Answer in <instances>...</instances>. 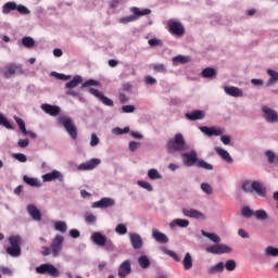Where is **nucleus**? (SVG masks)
I'll list each match as a JSON object with an SVG mask.
<instances>
[{
    "label": "nucleus",
    "mask_w": 278,
    "mask_h": 278,
    "mask_svg": "<svg viewBox=\"0 0 278 278\" xmlns=\"http://www.w3.org/2000/svg\"><path fill=\"white\" fill-rule=\"evenodd\" d=\"M201 233L204 238L214 242V244L208 245L205 251L206 253H211V255H228L229 253H233V248L220 243V237L214 232H207L205 230H201Z\"/></svg>",
    "instance_id": "nucleus-1"
},
{
    "label": "nucleus",
    "mask_w": 278,
    "mask_h": 278,
    "mask_svg": "<svg viewBox=\"0 0 278 278\" xmlns=\"http://www.w3.org/2000/svg\"><path fill=\"white\" fill-rule=\"evenodd\" d=\"M166 147L172 153H180L181 151H186L187 144L184 134L176 132L174 137L167 141Z\"/></svg>",
    "instance_id": "nucleus-2"
},
{
    "label": "nucleus",
    "mask_w": 278,
    "mask_h": 278,
    "mask_svg": "<svg viewBox=\"0 0 278 278\" xmlns=\"http://www.w3.org/2000/svg\"><path fill=\"white\" fill-rule=\"evenodd\" d=\"M130 12H132L134 15L125 16L118 20V23H122V25H127V23H134L140 18V16H147L151 13V9H143L140 10V8L132 7L130 8Z\"/></svg>",
    "instance_id": "nucleus-3"
},
{
    "label": "nucleus",
    "mask_w": 278,
    "mask_h": 278,
    "mask_svg": "<svg viewBox=\"0 0 278 278\" xmlns=\"http://www.w3.org/2000/svg\"><path fill=\"white\" fill-rule=\"evenodd\" d=\"M58 121L64 127L72 140H77V126H75L73 119L66 115H61Z\"/></svg>",
    "instance_id": "nucleus-4"
},
{
    "label": "nucleus",
    "mask_w": 278,
    "mask_h": 278,
    "mask_svg": "<svg viewBox=\"0 0 278 278\" xmlns=\"http://www.w3.org/2000/svg\"><path fill=\"white\" fill-rule=\"evenodd\" d=\"M167 29L172 36L175 38H181L184 34H186V28L184 27V24L179 21L169 20L167 22Z\"/></svg>",
    "instance_id": "nucleus-5"
},
{
    "label": "nucleus",
    "mask_w": 278,
    "mask_h": 278,
    "mask_svg": "<svg viewBox=\"0 0 278 278\" xmlns=\"http://www.w3.org/2000/svg\"><path fill=\"white\" fill-rule=\"evenodd\" d=\"M261 112L263 114V118L266 123L271 125H276L278 123V112L270 106L263 105L261 108Z\"/></svg>",
    "instance_id": "nucleus-6"
},
{
    "label": "nucleus",
    "mask_w": 278,
    "mask_h": 278,
    "mask_svg": "<svg viewBox=\"0 0 278 278\" xmlns=\"http://www.w3.org/2000/svg\"><path fill=\"white\" fill-rule=\"evenodd\" d=\"M62 247H64V237L62 235H55L50 244L52 257H60Z\"/></svg>",
    "instance_id": "nucleus-7"
},
{
    "label": "nucleus",
    "mask_w": 278,
    "mask_h": 278,
    "mask_svg": "<svg viewBox=\"0 0 278 278\" xmlns=\"http://www.w3.org/2000/svg\"><path fill=\"white\" fill-rule=\"evenodd\" d=\"M36 273H38V275H45L46 273L50 277H60V270H58L54 265L49 263L36 267Z\"/></svg>",
    "instance_id": "nucleus-8"
},
{
    "label": "nucleus",
    "mask_w": 278,
    "mask_h": 278,
    "mask_svg": "<svg viewBox=\"0 0 278 278\" xmlns=\"http://www.w3.org/2000/svg\"><path fill=\"white\" fill-rule=\"evenodd\" d=\"M181 160L184 166H197V162L199 161V154L194 150H191L190 152H184L181 153Z\"/></svg>",
    "instance_id": "nucleus-9"
},
{
    "label": "nucleus",
    "mask_w": 278,
    "mask_h": 278,
    "mask_svg": "<svg viewBox=\"0 0 278 278\" xmlns=\"http://www.w3.org/2000/svg\"><path fill=\"white\" fill-rule=\"evenodd\" d=\"M88 92L92 94V97H96V99H98V101H101V103H103V105H106L108 108H114V100L105 97L103 94V92L99 91L96 88H89Z\"/></svg>",
    "instance_id": "nucleus-10"
},
{
    "label": "nucleus",
    "mask_w": 278,
    "mask_h": 278,
    "mask_svg": "<svg viewBox=\"0 0 278 278\" xmlns=\"http://www.w3.org/2000/svg\"><path fill=\"white\" fill-rule=\"evenodd\" d=\"M42 181L45 182H51V181H64V174L58 169H52L50 173H47L41 176Z\"/></svg>",
    "instance_id": "nucleus-11"
},
{
    "label": "nucleus",
    "mask_w": 278,
    "mask_h": 278,
    "mask_svg": "<svg viewBox=\"0 0 278 278\" xmlns=\"http://www.w3.org/2000/svg\"><path fill=\"white\" fill-rule=\"evenodd\" d=\"M253 192H255L257 197H261V199H266V197H268V188L264 182L258 180H253L252 193Z\"/></svg>",
    "instance_id": "nucleus-12"
},
{
    "label": "nucleus",
    "mask_w": 278,
    "mask_h": 278,
    "mask_svg": "<svg viewBox=\"0 0 278 278\" xmlns=\"http://www.w3.org/2000/svg\"><path fill=\"white\" fill-rule=\"evenodd\" d=\"M116 201L112 198H102L99 201H96L91 204V207L93 210H108V207H113L115 205Z\"/></svg>",
    "instance_id": "nucleus-13"
},
{
    "label": "nucleus",
    "mask_w": 278,
    "mask_h": 278,
    "mask_svg": "<svg viewBox=\"0 0 278 278\" xmlns=\"http://www.w3.org/2000/svg\"><path fill=\"white\" fill-rule=\"evenodd\" d=\"M128 238L135 251H139V249H142V247H144V241L142 240V236H140V233L129 232Z\"/></svg>",
    "instance_id": "nucleus-14"
},
{
    "label": "nucleus",
    "mask_w": 278,
    "mask_h": 278,
    "mask_svg": "<svg viewBox=\"0 0 278 278\" xmlns=\"http://www.w3.org/2000/svg\"><path fill=\"white\" fill-rule=\"evenodd\" d=\"M184 216H187V218H195V220H207V216L203 214V212L197 210V208H182Z\"/></svg>",
    "instance_id": "nucleus-15"
},
{
    "label": "nucleus",
    "mask_w": 278,
    "mask_h": 278,
    "mask_svg": "<svg viewBox=\"0 0 278 278\" xmlns=\"http://www.w3.org/2000/svg\"><path fill=\"white\" fill-rule=\"evenodd\" d=\"M199 129L202 134L208 137L223 136V134H225V129L216 126H213V127L200 126Z\"/></svg>",
    "instance_id": "nucleus-16"
},
{
    "label": "nucleus",
    "mask_w": 278,
    "mask_h": 278,
    "mask_svg": "<svg viewBox=\"0 0 278 278\" xmlns=\"http://www.w3.org/2000/svg\"><path fill=\"white\" fill-rule=\"evenodd\" d=\"M99 164H101V161L99 159H91L89 161L80 163L77 166V170H80V172L94 170V168H97Z\"/></svg>",
    "instance_id": "nucleus-17"
},
{
    "label": "nucleus",
    "mask_w": 278,
    "mask_h": 278,
    "mask_svg": "<svg viewBox=\"0 0 278 278\" xmlns=\"http://www.w3.org/2000/svg\"><path fill=\"white\" fill-rule=\"evenodd\" d=\"M223 89H224V92L228 94V97H233L235 99L244 97V91L240 87L224 86Z\"/></svg>",
    "instance_id": "nucleus-18"
},
{
    "label": "nucleus",
    "mask_w": 278,
    "mask_h": 278,
    "mask_svg": "<svg viewBox=\"0 0 278 278\" xmlns=\"http://www.w3.org/2000/svg\"><path fill=\"white\" fill-rule=\"evenodd\" d=\"M225 271V263L224 262H218L215 265H212L206 268V273L210 276L213 275H222V273Z\"/></svg>",
    "instance_id": "nucleus-19"
},
{
    "label": "nucleus",
    "mask_w": 278,
    "mask_h": 278,
    "mask_svg": "<svg viewBox=\"0 0 278 278\" xmlns=\"http://www.w3.org/2000/svg\"><path fill=\"white\" fill-rule=\"evenodd\" d=\"M190 225V220L188 219H181V218H175L169 223V229L172 231H175L177 227H180L181 229H186Z\"/></svg>",
    "instance_id": "nucleus-20"
},
{
    "label": "nucleus",
    "mask_w": 278,
    "mask_h": 278,
    "mask_svg": "<svg viewBox=\"0 0 278 278\" xmlns=\"http://www.w3.org/2000/svg\"><path fill=\"white\" fill-rule=\"evenodd\" d=\"M90 239L93 241V244H97V247H105V242H108V237L99 231L92 232Z\"/></svg>",
    "instance_id": "nucleus-21"
},
{
    "label": "nucleus",
    "mask_w": 278,
    "mask_h": 278,
    "mask_svg": "<svg viewBox=\"0 0 278 278\" xmlns=\"http://www.w3.org/2000/svg\"><path fill=\"white\" fill-rule=\"evenodd\" d=\"M26 210L29 216L33 218V220H42V214L35 204H28Z\"/></svg>",
    "instance_id": "nucleus-22"
},
{
    "label": "nucleus",
    "mask_w": 278,
    "mask_h": 278,
    "mask_svg": "<svg viewBox=\"0 0 278 278\" xmlns=\"http://www.w3.org/2000/svg\"><path fill=\"white\" fill-rule=\"evenodd\" d=\"M152 238L160 244H167L168 242V236H166L164 232H160V230L155 228L152 229Z\"/></svg>",
    "instance_id": "nucleus-23"
},
{
    "label": "nucleus",
    "mask_w": 278,
    "mask_h": 278,
    "mask_svg": "<svg viewBox=\"0 0 278 278\" xmlns=\"http://www.w3.org/2000/svg\"><path fill=\"white\" fill-rule=\"evenodd\" d=\"M215 153H217V155H219V157L227 164H233V157H231V154H229L227 150L220 147H215Z\"/></svg>",
    "instance_id": "nucleus-24"
},
{
    "label": "nucleus",
    "mask_w": 278,
    "mask_h": 278,
    "mask_svg": "<svg viewBox=\"0 0 278 278\" xmlns=\"http://www.w3.org/2000/svg\"><path fill=\"white\" fill-rule=\"evenodd\" d=\"M41 110L50 116H58V114L62 112V109H60V106L51 104H41Z\"/></svg>",
    "instance_id": "nucleus-25"
},
{
    "label": "nucleus",
    "mask_w": 278,
    "mask_h": 278,
    "mask_svg": "<svg viewBox=\"0 0 278 278\" xmlns=\"http://www.w3.org/2000/svg\"><path fill=\"white\" fill-rule=\"evenodd\" d=\"M130 274H131V262L126 260L118 267V276L127 277V275H130Z\"/></svg>",
    "instance_id": "nucleus-26"
},
{
    "label": "nucleus",
    "mask_w": 278,
    "mask_h": 278,
    "mask_svg": "<svg viewBox=\"0 0 278 278\" xmlns=\"http://www.w3.org/2000/svg\"><path fill=\"white\" fill-rule=\"evenodd\" d=\"M186 118H188V121H203V118H205V111L195 110L191 113H186Z\"/></svg>",
    "instance_id": "nucleus-27"
},
{
    "label": "nucleus",
    "mask_w": 278,
    "mask_h": 278,
    "mask_svg": "<svg viewBox=\"0 0 278 278\" xmlns=\"http://www.w3.org/2000/svg\"><path fill=\"white\" fill-rule=\"evenodd\" d=\"M193 266H194V261L192 258V254H190V252H187L182 258L184 270H192Z\"/></svg>",
    "instance_id": "nucleus-28"
},
{
    "label": "nucleus",
    "mask_w": 278,
    "mask_h": 278,
    "mask_svg": "<svg viewBox=\"0 0 278 278\" xmlns=\"http://www.w3.org/2000/svg\"><path fill=\"white\" fill-rule=\"evenodd\" d=\"M16 71H18V65L10 64L2 70V75L7 79H10V77L16 74Z\"/></svg>",
    "instance_id": "nucleus-29"
},
{
    "label": "nucleus",
    "mask_w": 278,
    "mask_h": 278,
    "mask_svg": "<svg viewBox=\"0 0 278 278\" xmlns=\"http://www.w3.org/2000/svg\"><path fill=\"white\" fill-rule=\"evenodd\" d=\"M81 81H84V78L79 75H76L73 77L72 80H70L68 83L65 84V88L67 90H73V88H77V86H79V84H81Z\"/></svg>",
    "instance_id": "nucleus-30"
},
{
    "label": "nucleus",
    "mask_w": 278,
    "mask_h": 278,
    "mask_svg": "<svg viewBox=\"0 0 278 278\" xmlns=\"http://www.w3.org/2000/svg\"><path fill=\"white\" fill-rule=\"evenodd\" d=\"M172 62L174 66H179V64H188V62H190V56L179 54L172 58Z\"/></svg>",
    "instance_id": "nucleus-31"
},
{
    "label": "nucleus",
    "mask_w": 278,
    "mask_h": 278,
    "mask_svg": "<svg viewBox=\"0 0 278 278\" xmlns=\"http://www.w3.org/2000/svg\"><path fill=\"white\" fill-rule=\"evenodd\" d=\"M23 180L25 181V184H27L28 186H33L34 188H40L42 186V182H40V179H38V178H31L29 176H24Z\"/></svg>",
    "instance_id": "nucleus-32"
},
{
    "label": "nucleus",
    "mask_w": 278,
    "mask_h": 278,
    "mask_svg": "<svg viewBox=\"0 0 278 278\" xmlns=\"http://www.w3.org/2000/svg\"><path fill=\"white\" fill-rule=\"evenodd\" d=\"M195 166L198 168H203L204 170H214V165L207 163L205 160L203 159H198Z\"/></svg>",
    "instance_id": "nucleus-33"
},
{
    "label": "nucleus",
    "mask_w": 278,
    "mask_h": 278,
    "mask_svg": "<svg viewBox=\"0 0 278 278\" xmlns=\"http://www.w3.org/2000/svg\"><path fill=\"white\" fill-rule=\"evenodd\" d=\"M14 10H16V2L14 1H9L2 5V14H10Z\"/></svg>",
    "instance_id": "nucleus-34"
},
{
    "label": "nucleus",
    "mask_w": 278,
    "mask_h": 278,
    "mask_svg": "<svg viewBox=\"0 0 278 278\" xmlns=\"http://www.w3.org/2000/svg\"><path fill=\"white\" fill-rule=\"evenodd\" d=\"M241 190H243L245 194H253V180H244L241 185Z\"/></svg>",
    "instance_id": "nucleus-35"
},
{
    "label": "nucleus",
    "mask_w": 278,
    "mask_h": 278,
    "mask_svg": "<svg viewBox=\"0 0 278 278\" xmlns=\"http://www.w3.org/2000/svg\"><path fill=\"white\" fill-rule=\"evenodd\" d=\"M266 257H278V248L269 245L264 250Z\"/></svg>",
    "instance_id": "nucleus-36"
},
{
    "label": "nucleus",
    "mask_w": 278,
    "mask_h": 278,
    "mask_svg": "<svg viewBox=\"0 0 278 278\" xmlns=\"http://www.w3.org/2000/svg\"><path fill=\"white\" fill-rule=\"evenodd\" d=\"M8 255L11 257H20L21 256V247L10 245L7 248Z\"/></svg>",
    "instance_id": "nucleus-37"
},
{
    "label": "nucleus",
    "mask_w": 278,
    "mask_h": 278,
    "mask_svg": "<svg viewBox=\"0 0 278 278\" xmlns=\"http://www.w3.org/2000/svg\"><path fill=\"white\" fill-rule=\"evenodd\" d=\"M130 128L129 126H126L124 128L121 127H114L112 128L111 132L113 134V136H125V134H129Z\"/></svg>",
    "instance_id": "nucleus-38"
},
{
    "label": "nucleus",
    "mask_w": 278,
    "mask_h": 278,
    "mask_svg": "<svg viewBox=\"0 0 278 278\" xmlns=\"http://www.w3.org/2000/svg\"><path fill=\"white\" fill-rule=\"evenodd\" d=\"M54 229L55 231H60V233H66L68 226L66 225V222L58 220L54 223Z\"/></svg>",
    "instance_id": "nucleus-39"
},
{
    "label": "nucleus",
    "mask_w": 278,
    "mask_h": 278,
    "mask_svg": "<svg viewBox=\"0 0 278 278\" xmlns=\"http://www.w3.org/2000/svg\"><path fill=\"white\" fill-rule=\"evenodd\" d=\"M202 77L204 79H212L213 77H216V70L212 67H206L202 71Z\"/></svg>",
    "instance_id": "nucleus-40"
},
{
    "label": "nucleus",
    "mask_w": 278,
    "mask_h": 278,
    "mask_svg": "<svg viewBox=\"0 0 278 278\" xmlns=\"http://www.w3.org/2000/svg\"><path fill=\"white\" fill-rule=\"evenodd\" d=\"M161 251L164 255H168L172 260H175V262H181V257H179L175 251L168 250L167 248H162Z\"/></svg>",
    "instance_id": "nucleus-41"
},
{
    "label": "nucleus",
    "mask_w": 278,
    "mask_h": 278,
    "mask_svg": "<svg viewBox=\"0 0 278 278\" xmlns=\"http://www.w3.org/2000/svg\"><path fill=\"white\" fill-rule=\"evenodd\" d=\"M138 264L143 269H147V268H149V266H151V260H149V256H147V255H141L138 258Z\"/></svg>",
    "instance_id": "nucleus-42"
},
{
    "label": "nucleus",
    "mask_w": 278,
    "mask_h": 278,
    "mask_svg": "<svg viewBox=\"0 0 278 278\" xmlns=\"http://www.w3.org/2000/svg\"><path fill=\"white\" fill-rule=\"evenodd\" d=\"M148 177L152 181H155L156 179H162V174H160V170H157V168H150L148 170Z\"/></svg>",
    "instance_id": "nucleus-43"
},
{
    "label": "nucleus",
    "mask_w": 278,
    "mask_h": 278,
    "mask_svg": "<svg viewBox=\"0 0 278 278\" xmlns=\"http://www.w3.org/2000/svg\"><path fill=\"white\" fill-rule=\"evenodd\" d=\"M241 216L243 218H253V216H255V211L250 208V206H243L241 208Z\"/></svg>",
    "instance_id": "nucleus-44"
},
{
    "label": "nucleus",
    "mask_w": 278,
    "mask_h": 278,
    "mask_svg": "<svg viewBox=\"0 0 278 278\" xmlns=\"http://www.w3.org/2000/svg\"><path fill=\"white\" fill-rule=\"evenodd\" d=\"M137 186L143 190H147V192H153V185L147 180H138Z\"/></svg>",
    "instance_id": "nucleus-45"
},
{
    "label": "nucleus",
    "mask_w": 278,
    "mask_h": 278,
    "mask_svg": "<svg viewBox=\"0 0 278 278\" xmlns=\"http://www.w3.org/2000/svg\"><path fill=\"white\" fill-rule=\"evenodd\" d=\"M256 220H268V213L265 210H256L254 212Z\"/></svg>",
    "instance_id": "nucleus-46"
},
{
    "label": "nucleus",
    "mask_w": 278,
    "mask_h": 278,
    "mask_svg": "<svg viewBox=\"0 0 278 278\" xmlns=\"http://www.w3.org/2000/svg\"><path fill=\"white\" fill-rule=\"evenodd\" d=\"M22 238L18 235H12L9 237V244L11 247H21Z\"/></svg>",
    "instance_id": "nucleus-47"
},
{
    "label": "nucleus",
    "mask_w": 278,
    "mask_h": 278,
    "mask_svg": "<svg viewBox=\"0 0 278 278\" xmlns=\"http://www.w3.org/2000/svg\"><path fill=\"white\" fill-rule=\"evenodd\" d=\"M22 45H23V47H25L26 49H31L33 47H35L36 40H34V38H31V37H24V38L22 39Z\"/></svg>",
    "instance_id": "nucleus-48"
},
{
    "label": "nucleus",
    "mask_w": 278,
    "mask_h": 278,
    "mask_svg": "<svg viewBox=\"0 0 278 278\" xmlns=\"http://www.w3.org/2000/svg\"><path fill=\"white\" fill-rule=\"evenodd\" d=\"M85 223L87 225H94V223H97V215H94L93 213H90V212H86L85 213Z\"/></svg>",
    "instance_id": "nucleus-49"
},
{
    "label": "nucleus",
    "mask_w": 278,
    "mask_h": 278,
    "mask_svg": "<svg viewBox=\"0 0 278 278\" xmlns=\"http://www.w3.org/2000/svg\"><path fill=\"white\" fill-rule=\"evenodd\" d=\"M152 68L154 73H162L163 75H166V65L164 63H156L152 65Z\"/></svg>",
    "instance_id": "nucleus-50"
},
{
    "label": "nucleus",
    "mask_w": 278,
    "mask_h": 278,
    "mask_svg": "<svg viewBox=\"0 0 278 278\" xmlns=\"http://www.w3.org/2000/svg\"><path fill=\"white\" fill-rule=\"evenodd\" d=\"M0 125L2 127H5V129H14V126H12V124L8 121V118H5V115H3L2 113H0Z\"/></svg>",
    "instance_id": "nucleus-51"
},
{
    "label": "nucleus",
    "mask_w": 278,
    "mask_h": 278,
    "mask_svg": "<svg viewBox=\"0 0 278 278\" xmlns=\"http://www.w3.org/2000/svg\"><path fill=\"white\" fill-rule=\"evenodd\" d=\"M265 155H266V157H267L269 164H274V162H278V156H277V154H275L274 151L267 150V151L265 152Z\"/></svg>",
    "instance_id": "nucleus-52"
},
{
    "label": "nucleus",
    "mask_w": 278,
    "mask_h": 278,
    "mask_svg": "<svg viewBox=\"0 0 278 278\" xmlns=\"http://www.w3.org/2000/svg\"><path fill=\"white\" fill-rule=\"evenodd\" d=\"M200 188H201L202 192H204V194H213V192H214L212 185H210L207 182H202Z\"/></svg>",
    "instance_id": "nucleus-53"
},
{
    "label": "nucleus",
    "mask_w": 278,
    "mask_h": 278,
    "mask_svg": "<svg viewBox=\"0 0 278 278\" xmlns=\"http://www.w3.org/2000/svg\"><path fill=\"white\" fill-rule=\"evenodd\" d=\"M226 268V270H228V273H232V270H236V261L233 260H228L225 264H224V269Z\"/></svg>",
    "instance_id": "nucleus-54"
},
{
    "label": "nucleus",
    "mask_w": 278,
    "mask_h": 278,
    "mask_svg": "<svg viewBox=\"0 0 278 278\" xmlns=\"http://www.w3.org/2000/svg\"><path fill=\"white\" fill-rule=\"evenodd\" d=\"M15 123L18 125L22 134H26V127H25V122L23 121V118L18 117V116H13Z\"/></svg>",
    "instance_id": "nucleus-55"
},
{
    "label": "nucleus",
    "mask_w": 278,
    "mask_h": 278,
    "mask_svg": "<svg viewBox=\"0 0 278 278\" xmlns=\"http://www.w3.org/2000/svg\"><path fill=\"white\" fill-rule=\"evenodd\" d=\"M115 232H117L118 236H125L127 233V226L125 224H118L115 227Z\"/></svg>",
    "instance_id": "nucleus-56"
},
{
    "label": "nucleus",
    "mask_w": 278,
    "mask_h": 278,
    "mask_svg": "<svg viewBox=\"0 0 278 278\" xmlns=\"http://www.w3.org/2000/svg\"><path fill=\"white\" fill-rule=\"evenodd\" d=\"M90 86H101V81L88 79L85 83H83L81 88H90Z\"/></svg>",
    "instance_id": "nucleus-57"
},
{
    "label": "nucleus",
    "mask_w": 278,
    "mask_h": 278,
    "mask_svg": "<svg viewBox=\"0 0 278 278\" xmlns=\"http://www.w3.org/2000/svg\"><path fill=\"white\" fill-rule=\"evenodd\" d=\"M15 10H17V12H18L20 14H25V15L31 14V11H29V10L27 9V7H25V5H23V4H16Z\"/></svg>",
    "instance_id": "nucleus-58"
},
{
    "label": "nucleus",
    "mask_w": 278,
    "mask_h": 278,
    "mask_svg": "<svg viewBox=\"0 0 278 278\" xmlns=\"http://www.w3.org/2000/svg\"><path fill=\"white\" fill-rule=\"evenodd\" d=\"M128 149L131 153H135V151H138L140 149V142L138 141H130L128 143Z\"/></svg>",
    "instance_id": "nucleus-59"
},
{
    "label": "nucleus",
    "mask_w": 278,
    "mask_h": 278,
    "mask_svg": "<svg viewBox=\"0 0 278 278\" xmlns=\"http://www.w3.org/2000/svg\"><path fill=\"white\" fill-rule=\"evenodd\" d=\"M144 84H147V86H155V84H157V79L151 75H148L144 77Z\"/></svg>",
    "instance_id": "nucleus-60"
},
{
    "label": "nucleus",
    "mask_w": 278,
    "mask_h": 278,
    "mask_svg": "<svg viewBox=\"0 0 278 278\" xmlns=\"http://www.w3.org/2000/svg\"><path fill=\"white\" fill-rule=\"evenodd\" d=\"M122 112H124V114H134V112H136V106L135 105H124L122 106Z\"/></svg>",
    "instance_id": "nucleus-61"
},
{
    "label": "nucleus",
    "mask_w": 278,
    "mask_h": 278,
    "mask_svg": "<svg viewBox=\"0 0 278 278\" xmlns=\"http://www.w3.org/2000/svg\"><path fill=\"white\" fill-rule=\"evenodd\" d=\"M13 157H14V160H17V162H21L22 164L27 162V155H25L23 153H15V154H13Z\"/></svg>",
    "instance_id": "nucleus-62"
},
{
    "label": "nucleus",
    "mask_w": 278,
    "mask_h": 278,
    "mask_svg": "<svg viewBox=\"0 0 278 278\" xmlns=\"http://www.w3.org/2000/svg\"><path fill=\"white\" fill-rule=\"evenodd\" d=\"M99 142H101V140L99 139L97 134H91L90 147H98Z\"/></svg>",
    "instance_id": "nucleus-63"
},
{
    "label": "nucleus",
    "mask_w": 278,
    "mask_h": 278,
    "mask_svg": "<svg viewBox=\"0 0 278 278\" xmlns=\"http://www.w3.org/2000/svg\"><path fill=\"white\" fill-rule=\"evenodd\" d=\"M267 74L269 75V77H271V79H269V84H273V81H277L278 80V73L273 71V70H267Z\"/></svg>",
    "instance_id": "nucleus-64"
}]
</instances>
